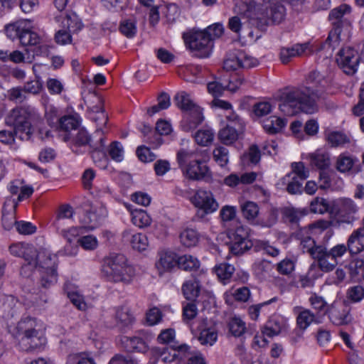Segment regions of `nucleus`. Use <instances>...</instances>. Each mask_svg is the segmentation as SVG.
<instances>
[{"label": "nucleus", "instance_id": "8", "mask_svg": "<svg viewBox=\"0 0 364 364\" xmlns=\"http://www.w3.org/2000/svg\"><path fill=\"white\" fill-rule=\"evenodd\" d=\"M348 250V246L338 244L328 250L323 247L322 254L320 255L318 267L323 272L333 271L338 264V259L341 258Z\"/></svg>", "mask_w": 364, "mask_h": 364}, {"label": "nucleus", "instance_id": "4", "mask_svg": "<svg viewBox=\"0 0 364 364\" xmlns=\"http://www.w3.org/2000/svg\"><path fill=\"white\" fill-rule=\"evenodd\" d=\"M175 100L177 106L186 112V115L181 123L183 129L190 132L196 128L204 119L201 108L195 104L191 96L185 92L178 93Z\"/></svg>", "mask_w": 364, "mask_h": 364}, {"label": "nucleus", "instance_id": "15", "mask_svg": "<svg viewBox=\"0 0 364 364\" xmlns=\"http://www.w3.org/2000/svg\"><path fill=\"white\" fill-rule=\"evenodd\" d=\"M18 40L23 46L26 47L25 51L28 54V58H33L36 52V46L41 42L40 36L28 29H22Z\"/></svg>", "mask_w": 364, "mask_h": 364}, {"label": "nucleus", "instance_id": "44", "mask_svg": "<svg viewBox=\"0 0 364 364\" xmlns=\"http://www.w3.org/2000/svg\"><path fill=\"white\" fill-rule=\"evenodd\" d=\"M74 214V210L72 206L68 204H64L60 206L56 218L54 220V225L57 230H60L63 225L65 219L72 218Z\"/></svg>", "mask_w": 364, "mask_h": 364}, {"label": "nucleus", "instance_id": "26", "mask_svg": "<svg viewBox=\"0 0 364 364\" xmlns=\"http://www.w3.org/2000/svg\"><path fill=\"white\" fill-rule=\"evenodd\" d=\"M198 340L201 345L212 346L218 339V332L214 327H208L202 324L198 327Z\"/></svg>", "mask_w": 364, "mask_h": 364}, {"label": "nucleus", "instance_id": "43", "mask_svg": "<svg viewBox=\"0 0 364 364\" xmlns=\"http://www.w3.org/2000/svg\"><path fill=\"white\" fill-rule=\"evenodd\" d=\"M196 142L202 146H207L212 144L215 133L210 128H203L198 130L194 134Z\"/></svg>", "mask_w": 364, "mask_h": 364}, {"label": "nucleus", "instance_id": "5", "mask_svg": "<svg viewBox=\"0 0 364 364\" xmlns=\"http://www.w3.org/2000/svg\"><path fill=\"white\" fill-rule=\"evenodd\" d=\"M31 112L25 107L13 109L6 117V123L12 127L14 133L21 140H29L32 135L31 124L29 121Z\"/></svg>", "mask_w": 364, "mask_h": 364}, {"label": "nucleus", "instance_id": "41", "mask_svg": "<svg viewBox=\"0 0 364 364\" xmlns=\"http://www.w3.org/2000/svg\"><path fill=\"white\" fill-rule=\"evenodd\" d=\"M239 134L236 129L230 124L220 130L218 137L220 141L225 145H230L238 139Z\"/></svg>", "mask_w": 364, "mask_h": 364}, {"label": "nucleus", "instance_id": "3", "mask_svg": "<svg viewBox=\"0 0 364 364\" xmlns=\"http://www.w3.org/2000/svg\"><path fill=\"white\" fill-rule=\"evenodd\" d=\"M13 335L26 350L38 348L45 345L46 341L43 331L38 328L36 319L32 317H26L18 321Z\"/></svg>", "mask_w": 364, "mask_h": 364}, {"label": "nucleus", "instance_id": "32", "mask_svg": "<svg viewBox=\"0 0 364 364\" xmlns=\"http://www.w3.org/2000/svg\"><path fill=\"white\" fill-rule=\"evenodd\" d=\"M92 112L93 115L91 116V119L97 124V126L99 127L96 129L94 137H100V136H102L103 132L102 129V126L106 125L108 121V117L105 112L101 105L93 107Z\"/></svg>", "mask_w": 364, "mask_h": 364}, {"label": "nucleus", "instance_id": "22", "mask_svg": "<svg viewBox=\"0 0 364 364\" xmlns=\"http://www.w3.org/2000/svg\"><path fill=\"white\" fill-rule=\"evenodd\" d=\"M114 318L119 328L130 327L135 321L134 316L127 306H119L115 309Z\"/></svg>", "mask_w": 364, "mask_h": 364}, {"label": "nucleus", "instance_id": "31", "mask_svg": "<svg viewBox=\"0 0 364 364\" xmlns=\"http://www.w3.org/2000/svg\"><path fill=\"white\" fill-rule=\"evenodd\" d=\"M181 244L186 247H193L197 245L200 240L198 232L191 228H184L179 234Z\"/></svg>", "mask_w": 364, "mask_h": 364}, {"label": "nucleus", "instance_id": "48", "mask_svg": "<svg viewBox=\"0 0 364 364\" xmlns=\"http://www.w3.org/2000/svg\"><path fill=\"white\" fill-rule=\"evenodd\" d=\"M119 31L128 38L134 37L137 32L136 21L134 18L122 20L120 22Z\"/></svg>", "mask_w": 364, "mask_h": 364}, {"label": "nucleus", "instance_id": "9", "mask_svg": "<svg viewBox=\"0 0 364 364\" xmlns=\"http://www.w3.org/2000/svg\"><path fill=\"white\" fill-rule=\"evenodd\" d=\"M159 112V102L146 110V119L147 122L142 123L141 127L139 130L142 134L144 141L153 145V149H157L159 146V118L155 122V128L152 129L149 124V119L151 118L155 114Z\"/></svg>", "mask_w": 364, "mask_h": 364}, {"label": "nucleus", "instance_id": "33", "mask_svg": "<svg viewBox=\"0 0 364 364\" xmlns=\"http://www.w3.org/2000/svg\"><path fill=\"white\" fill-rule=\"evenodd\" d=\"M300 245L304 252L309 253L317 262H318L320 255L322 254L323 245H316L311 236L301 240Z\"/></svg>", "mask_w": 364, "mask_h": 364}, {"label": "nucleus", "instance_id": "39", "mask_svg": "<svg viewBox=\"0 0 364 364\" xmlns=\"http://www.w3.org/2000/svg\"><path fill=\"white\" fill-rule=\"evenodd\" d=\"M242 216L249 222L253 223L259 213L258 205L252 201H245L240 205Z\"/></svg>", "mask_w": 364, "mask_h": 364}, {"label": "nucleus", "instance_id": "17", "mask_svg": "<svg viewBox=\"0 0 364 364\" xmlns=\"http://www.w3.org/2000/svg\"><path fill=\"white\" fill-rule=\"evenodd\" d=\"M351 8L348 4H341L337 8L331 11L328 15V19L335 28H338L344 26H348L349 21L345 17L350 13Z\"/></svg>", "mask_w": 364, "mask_h": 364}, {"label": "nucleus", "instance_id": "10", "mask_svg": "<svg viewBox=\"0 0 364 364\" xmlns=\"http://www.w3.org/2000/svg\"><path fill=\"white\" fill-rule=\"evenodd\" d=\"M359 58L358 51L353 48L348 46L338 51L336 62L345 73L353 75L357 70Z\"/></svg>", "mask_w": 364, "mask_h": 364}, {"label": "nucleus", "instance_id": "57", "mask_svg": "<svg viewBox=\"0 0 364 364\" xmlns=\"http://www.w3.org/2000/svg\"><path fill=\"white\" fill-rule=\"evenodd\" d=\"M329 205L327 200L323 198L316 197L310 203L311 213L323 214L328 210Z\"/></svg>", "mask_w": 364, "mask_h": 364}, {"label": "nucleus", "instance_id": "54", "mask_svg": "<svg viewBox=\"0 0 364 364\" xmlns=\"http://www.w3.org/2000/svg\"><path fill=\"white\" fill-rule=\"evenodd\" d=\"M213 159L220 166H226L229 161V151L223 146L215 148L213 152Z\"/></svg>", "mask_w": 364, "mask_h": 364}, {"label": "nucleus", "instance_id": "35", "mask_svg": "<svg viewBox=\"0 0 364 364\" xmlns=\"http://www.w3.org/2000/svg\"><path fill=\"white\" fill-rule=\"evenodd\" d=\"M255 248V241L251 240H230V251L235 255H241Z\"/></svg>", "mask_w": 364, "mask_h": 364}, {"label": "nucleus", "instance_id": "60", "mask_svg": "<svg viewBox=\"0 0 364 364\" xmlns=\"http://www.w3.org/2000/svg\"><path fill=\"white\" fill-rule=\"evenodd\" d=\"M109 155L111 159L117 162H121L124 159V149L119 141H113L109 146Z\"/></svg>", "mask_w": 364, "mask_h": 364}, {"label": "nucleus", "instance_id": "12", "mask_svg": "<svg viewBox=\"0 0 364 364\" xmlns=\"http://www.w3.org/2000/svg\"><path fill=\"white\" fill-rule=\"evenodd\" d=\"M358 207L355 202L348 198H341L336 202V215L338 220L343 223H350L356 218Z\"/></svg>", "mask_w": 364, "mask_h": 364}, {"label": "nucleus", "instance_id": "46", "mask_svg": "<svg viewBox=\"0 0 364 364\" xmlns=\"http://www.w3.org/2000/svg\"><path fill=\"white\" fill-rule=\"evenodd\" d=\"M80 222L82 224L80 228L84 232H87L95 229L98 225L97 215L92 211H86L80 218Z\"/></svg>", "mask_w": 364, "mask_h": 364}, {"label": "nucleus", "instance_id": "62", "mask_svg": "<svg viewBox=\"0 0 364 364\" xmlns=\"http://www.w3.org/2000/svg\"><path fill=\"white\" fill-rule=\"evenodd\" d=\"M255 250H264L268 255L277 257L279 255V250L270 245L267 241L255 240Z\"/></svg>", "mask_w": 364, "mask_h": 364}, {"label": "nucleus", "instance_id": "38", "mask_svg": "<svg viewBox=\"0 0 364 364\" xmlns=\"http://www.w3.org/2000/svg\"><path fill=\"white\" fill-rule=\"evenodd\" d=\"M219 280L224 284L228 283L235 270L233 265L228 263H220L214 268Z\"/></svg>", "mask_w": 364, "mask_h": 364}, {"label": "nucleus", "instance_id": "53", "mask_svg": "<svg viewBox=\"0 0 364 364\" xmlns=\"http://www.w3.org/2000/svg\"><path fill=\"white\" fill-rule=\"evenodd\" d=\"M125 343L129 350L144 352L147 349L146 343L139 337H126Z\"/></svg>", "mask_w": 364, "mask_h": 364}, {"label": "nucleus", "instance_id": "36", "mask_svg": "<svg viewBox=\"0 0 364 364\" xmlns=\"http://www.w3.org/2000/svg\"><path fill=\"white\" fill-rule=\"evenodd\" d=\"M178 262V268L186 272L196 271L200 266L198 259L191 255L179 256Z\"/></svg>", "mask_w": 364, "mask_h": 364}, {"label": "nucleus", "instance_id": "49", "mask_svg": "<svg viewBox=\"0 0 364 364\" xmlns=\"http://www.w3.org/2000/svg\"><path fill=\"white\" fill-rule=\"evenodd\" d=\"M40 284L45 289L54 285L58 280L57 269L40 270Z\"/></svg>", "mask_w": 364, "mask_h": 364}, {"label": "nucleus", "instance_id": "47", "mask_svg": "<svg viewBox=\"0 0 364 364\" xmlns=\"http://www.w3.org/2000/svg\"><path fill=\"white\" fill-rule=\"evenodd\" d=\"M80 125L77 117L74 115H65L60 118L58 128L65 132L76 129Z\"/></svg>", "mask_w": 364, "mask_h": 364}, {"label": "nucleus", "instance_id": "6", "mask_svg": "<svg viewBox=\"0 0 364 364\" xmlns=\"http://www.w3.org/2000/svg\"><path fill=\"white\" fill-rule=\"evenodd\" d=\"M194 153L181 150L178 152L177 159L181 166L186 161H190L185 168L186 176L192 180H202L210 176L208 167L200 160L193 159Z\"/></svg>", "mask_w": 364, "mask_h": 364}, {"label": "nucleus", "instance_id": "30", "mask_svg": "<svg viewBox=\"0 0 364 364\" xmlns=\"http://www.w3.org/2000/svg\"><path fill=\"white\" fill-rule=\"evenodd\" d=\"M38 252H39L33 245L27 243L26 244L21 257H23L27 264L22 267L21 273L26 269H32L33 268H36V261L38 259Z\"/></svg>", "mask_w": 364, "mask_h": 364}, {"label": "nucleus", "instance_id": "1", "mask_svg": "<svg viewBox=\"0 0 364 364\" xmlns=\"http://www.w3.org/2000/svg\"><path fill=\"white\" fill-rule=\"evenodd\" d=\"M323 76L316 70L309 73L306 83L312 86L287 87L280 95L279 109L287 116H293L299 112L313 113L316 109V102L321 97L317 85Z\"/></svg>", "mask_w": 364, "mask_h": 364}, {"label": "nucleus", "instance_id": "28", "mask_svg": "<svg viewBox=\"0 0 364 364\" xmlns=\"http://www.w3.org/2000/svg\"><path fill=\"white\" fill-rule=\"evenodd\" d=\"M234 12L247 18H254L257 17L256 4L251 0L238 1L235 5Z\"/></svg>", "mask_w": 364, "mask_h": 364}, {"label": "nucleus", "instance_id": "56", "mask_svg": "<svg viewBox=\"0 0 364 364\" xmlns=\"http://www.w3.org/2000/svg\"><path fill=\"white\" fill-rule=\"evenodd\" d=\"M355 163V159L345 154H341L336 161V169L341 172L345 173L350 171Z\"/></svg>", "mask_w": 364, "mask_h": 364}, {"label": "nucleus", "instance_id": "58", "mask_svg": "<svg viewBox=\"0 0 364 364\" xmlns=\"http://www.w3.org/2000/svg\"><path fill=\"white\" fill-rule=\"evenodd\" d=\"M295 269L294 262L289 258H285L276 265V270L282 275L289 276Z\"/></svg>", "mask_w": 364, "mask_h": 364}, {"label": "nucleus", "instance_id": "45", "mask_svg": "<svg viewBox=\"0 0 364 364\" xmlns=\"http://www.w3.org/2000/svg\"><path fill=\"white\" fill-rule=\"evenodd\" d=\"M285 121L275 116H272L264 122L263 127L269 134H276L285 126Z\"/></svg>", "mask_w": 364, "mask_h": 364}, {"label": "nucleus", "instance_id": "25", "mask_svg": "<svg viewBox=\"0 0 364 364\" xmlns=\"http://www.w3.org/2000/svg\"><path fill=\"white\" fill-rule=\"evenodd\" d=\"M297 314L296 324L301 330H306L313 322L316 321L315 314L309 309L297 306L294 309Z\"/></svg>", "mask_w": 364, "mask_h": 364}, {"label": "nucleus", "instance_id": "52", "mask_svg": "<svg viewBox=\"0 0 364 364\" xmlns=\"http://www.w3.org/2000/svg\"><path fill=\"white\" fill-rule=\"evenodd\" d=\"M326 140L331 146L337 147L350 143V138L341 132H331L326 136Z\"/></svg>", "mask_w": 364, "mask_h": 364}, {"label": "nucleus", "instance_id": "20", "mask_svg": "<svg viewBox=\"0 0 364 364\" xmlns=\"http://www.w3.org/2000/svg\"><path fill=\"white\" fill-rule=\"evenodd\" d=\"M104 137H98L95 144H90V152L94 162L102 168H106L107 165V157L104 151Z\"/></svg>", "mask_w": 364, "mask_h": 364}, {"label": "nucleus", "instance_id": "23", "mask_svg": "<svg viewBox=\"0 0 364 364\" xmlns=\"http://www.w3.org/2000/svg\"><path fill=\"white\" fill-rule=\"evenodd\" d=\"M36 262V268L38 267L39 271L57 269V255L47 250H43L39 251L38 259Z\"/></svg>", "mask_w": 364, "mask_h": 364}, {"label": "nucleus", "instance_id": "13", "mask_svg": "<svg viewBox=\"0 0 364 364\" xmlns=\"http://www.w3.org/2000/svg\"><path fill=\"white\" fill-rule=\"evenodd\" d=\"M192 203L205 214L216 211L219 207L212 192L205 190H198L191 198Z\"/></svg>", "mask_w": 364, "mask_h": 364}, {"label": "nucleus", "instance_id": "64", "mask_svg": "<svg viewBox=\"0 0 364 364\" xmlns=\"http://www.w3.org/2000/svg\"><path fill=\"white\" fill-rule=\"evenodd\" d=\"M223 68L227 71H233L241 68L240 52L237 54L230 55L224 60Z\"/></svg>", "mask_w": 364, "mask_h": 364}, {"label": "nucleus", "instance_id": "63", "mask_svg": "<svg viewBox=\"0 0 364 364\" xmlns=\"http://www.w3.org/2000/svg\"><path fill=\"white\" fill-rule=\"evenodd\" d=\"M309 301L314 309L327 314L328 307L330 305L328 304L326 301L322 296H318L316 294H313L309 297Z\"/></svg>", "mask_w": 364, "mask_h": 364}, {"label": "nucleus", "instance_id": "55", "mask_svg": "<svg viewBox=\"0 0 364 364\" xmlns=\"http://www.w3.org/2000/svg\"><path fill=\"white\" fill-rule=\"evenodd\" d=\"M166 23L172 24L176 21L180 14L179 8L175 4H169L166 5L163 10Z\"/></svg>", "mask_w": 364, "mask_h": 364}, {"label": "nucleus", "instance_id": "40", "mask_svg": "<svg viewBox=\"0 0 364 364\" xmlns=\"http://www.w3.org/2000/svg\"><path fill=\"white\" fill-rule=\"evenodd\" d=\"M304 181L289 173L282 179V184L287 185V191L291 194L301 193Z\"/></svg>", "mask_w": 364, "mask_h": 364}, {"label": "nucleus", "instance_id": "51", "mask_svg": "<svg viewBox=\"0 0 364 364\" xmlns=\"http://www.w3.org/2000/svg\"><path fill=\"white\" fill-rule=\"evenodd\" d=\"M230 332L235 337L242 336L246 331L245 323L239 317H232L228 322Z\"/></svg>", "mask_w": 364, "mask_h": 364}, {"label": "nucleus", "instance_id": "7", "mask_svg": "<svg viewBox=\"0 0 364 364\" xmlns=\"http://www.w3.org/2000/svg\"><path fill=\"white\" fill-rule=\"evenodd\" d=\"M186 45L192 50L199 53L200 58H207L210 55L212 49V43L210 37L203 31H190L183 34Z\"/></svg>", "mask_w": 364, "mask_h": 364}, {"label": "nucleus", "instance_id": "24", "mask_svg": "<svg viewBox=\"0 0 364 364\" xmlns=\"http://www.w3.org/2000/svg\"><path fill=\"white\" fill-rule=\"evenodd\" d=\"M348 251L352 254H358L364 250V229L360 228L354 231L347 241Z\"/></svg>", "mask_w": 364, "mask_h": 364}, {"label": "nucleus", "instance_id": "27", "mask_svg": "<svg viewBox=\"0 0 364 364\" xmlns=\"http://www.w3.org/2000/svg\"><path fill=\"white\" fill-rule=\"evenodd\" d=\"M310 163L312 166L323 170L328 168L331 165L329 154L322 149H318L309 155Z\"/></svg>", "mask_w": 364, "mask_h": 364}, {"label": "nucleus", "instance_id": "16", "mask_svg": "<svg viewBox=\"0 0 364 364\" xmlns=\"http://www.w3.org/2000/svg\"><path fill=\"white\" fill-rule=\"evenodd\" d=\"M190 347L186 344L178 346L177 348L172 347H161V360L165 363L168 364H178L176 363L177 358L183 359L186 353H188Z\"/></svg>", "mask_w": 364, "mask_h": 364}, {"label": "nucleus", "instance_id": "59", "mask_svg": "<svg viewBox=\"0 0 364 364\" xmlns=\"http://www.w3.org/2000/svg\"><path fill=\"white\" fill-rule=\"evenodd\" d=\"M291 172L289 173L299 178L301 181H305L309 176V171L303 162H293L291 164Z\"/></svg>", "mask_w": 364, "mask_h": 364}, {"label": "nucleus", "instance_id": "50", "mask_svg": "<svg viewBox=\"0 0 364 364\" xmlns=\"http://www.w3.org/2000/svg\"><path fill=\"white\" fill-rule=\"evenodd\" d=\"M305 209L299 210L294 208H286L283 210L284 219L291 224H297L300 219L307 215Z\"/></svg>", "mask_w": 364, "mask_h": 364}, {"label": "nucleus", "instance_id": "37", "mask_svg": "<svg viewBox=\"0 0 364 364\" xmlns=\"http://www.w3.org/2000/svg\"><path fill=\"white\" fill-rule=\"evenodd\" d=\"M92 137L85 129H80L75 138L73 139V144L72 149L73 151L77 152V148L89 147L90 149V144H95Z\"/></svg>", "mask_w": 364, "mask_h": 364}, {"label": "nucleus", "instance_id": "61", "mask_svg": "<svg viewBox=\"0 0 364 364\" xmlns=\"http://www.w3.org/2000/svg\"><path fill=\"white\" fill-rule=\"evenodd\" d=\"M63 23L70 33H77L83 27L81 20L75 14L67 16Z\"/></svg>", "mask_w": 364, "mask_h": 364}, {"label": "nucleus", "instance_id": "18", "mask_svg": "<svg viewBox=\"0 0 364 364\" xmlns=\"http://www.w3.org/2000/svg\"><path fill=\"white\" fill-rule=\"evenodd\" d=\"M309 49V44L296 43L291 47H284L280 50V59L282 63H288L293 58L304 55Z\"/></svg>", "mask_w": 364, "mask_h": 364}, {"label": "nucleus", "instance_id": "29", "mask_svg": "<svg viewBox=\"0 0 364 364\" xmlns=\"http://www.w3.org/2000/svg\"><path fill=\"white\" fill-rule=\"evenodd\" d=\"M131 205H126L127 208L130 211L132 223L139 228H143L150 225L151 219L146 211L142 209L131 208Z\"/></svg>", "mask_w": 364, "mask_h": 364}, {"label": "nucleus", "instance_id": "11", "mask_svg": "<svg viewBox=\"0 0 364 364\" xmlns=\"http://www.w3.org/2000/svg\"><path fill=\"white\" fill-rule=\"evenodd\" d=\"M350 309L348 305L341 300L334 301L328 307V317L331 322L337 326L348 324L350 320Z\"/></svg>", "mask_w": 364, "mask_h": 364}, {"label": "nucleus", "instance_id": "19", "mask_svg": "<svg viewBox=\"0 0 364 364\" xmlns=\"http://www.w3.org/2000/svg\"><path fill=\"white\" fill-rule=\"evenodd\" d=\"M178 255L173 250L164 249L161 252V274L171 272L178 268Z\"/></svg>", "mask_w": 364, "mask_h": 364}, {"label": "nucleus", "instance_id": "2", "mask_svg": "<svg viewBox=\"0 0 364 364\" xmlns=\"http://www.w3.org/2000/svg\"><path fill=\"white\" fill-rule=\"evenodd\" d=\"M101 272L107 282L125 284L131 283L135 275L134 267L127 264L124 255L114 253L104 259Z\"/></svg>", "mask_w": 364, "mask_h": 364}, {"label": "nucleus", "instance_id": "34", "mask_svg": "<svg viewBox=\"0 0 364 364\" xmlns=\"http://www.w3.org/2000/svg\"><path fill=\"white\" fill-rule=\"evenodd\" d=\"M4 303L0 307V311L2 313V317L5 318H13L17 314L18 306L20 304L12 296H3Z\"/></svg>", "mask_w": 364, "mask_h": 364}, {"label": "nucleus", "instance_id": "42", "mask_svg": "<svg viewBox=\"0 0 364 364\" xmlns=\"http://www.w3.org/2000/svg\"><path fill=\"white\" fill-rule=\"evenodd\" d=\"M200 285L197 280H189L183 283L182 291L185 298L188 300H195L200 294Z\"/></svg>", "mask_w": 364, "mask_h": 364}, {"label": "nucleus", "instance_id": "14", "mask_svg": "<svg viewBox=\"0 0 364 364\" xmlns=\"http://www.w3.org/2000/svg\"><path fill=\"white\" fill-rule=\"evenodd\" d=\"M59 234L63 237L68 245H65L64 247L65 254L67 255H75L77 251V243H75L73 245V242L76 240V238L83 234L85 232L82 230V228L78 227H72L69 229H64L60 228V230H57Z\"/></svg>", "mask_w": 364, "mask_h": 364}, {"label": "nucleus", "instance_id": "21", "mask_svg": "<svg viewBox=\"0 0 364 364\" xmlns=\"http://www.w3.org/2000/svg\"><path fill=\"white\" fill-rule=\"evenodd\" d=\"M122 238L125 242H129L132 248L139 252L144 251L148 247L147 237L142 233L132 234L130 230H126L122 232Z\"/></svg>", "mask_w": 364, "mask_h": 364}]
</instances>
